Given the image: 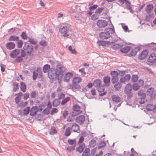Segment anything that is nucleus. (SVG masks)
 Here are the masks:
<instances>
[{"label":"nucleus","mask_w":156,"mask_h":156,"mask_svg":"<svg viewBox=\"0 0 156 156\" xmlns=\"http://www.w3.org/2000/svg\"><path fill=\"white\" fill-rule=\"evenodd\" d=\"M50 109L48 108H46L45 109L43 112L44 114L48 115L50 113Z\"/></svg>","instance_id":"nucleus-64"},{"label":"nucleus","mask_w":156,"mask_h":156,"mask_svg":"<svg viewBox=\"0 0 156 156\" xmlns=\"http://www.w3.org/2000/svg\"><path fill=\"white\" fill-rule=\"evenodd\" d=\"M37 93L35 91H33L30 93V97L31 98H35L36 97Z\"/></svg>","instance_id":"nucleus-55"},{"label":"nucleus","mask_w":156,"mask_h":156,"mask_svg":"<svg viewBox=\"0 0 156 156\" xmlns=\"http://www.w3.org/2000/svg\"><path fill=\"white\" fill-rule=\"evenodd\" d=\"M106 145V143L104 141H101L100 142L98 146V148L101 149L105 146Z\"/></svg>","instance_id":"nucleus-56"},{"label":"nucleus","mask_w":156,"mask_h":156,"mask_svg":"<svg viewBox=\"0 0 156 156\" xmlns=\"http://www.w3.org/2000/svg\"><path fill=\"white\" fill-rule=\"evenodd\" d=\"M154 91V89L153 87H151L148 89L147 90V94L148 95H150L151 97Z\"/></svg>","instance_id":"nucleus-41"},{"label":"nucleus","mask_w":156,"mask_h":156,"mask_svg":"<svg viewBox=\"0 0 156 156\" xmlns=\"http://www.w3.org/2000/svg\"><path fill=\"white\" fill-rule=\"evenodd\" d=\"M42 69L40 67H38L36 70H35L33 72L32 78L34 80H35L38 77L40 78L42 76Z\"/></svg>","instance_id":"nucleus-4"},{"label":"nucleus","mask_w":156,"mask_h":156,"mask_svg":"<svg viewBox=\"0 0 156 156\" xmlns=\"http://www.w3.org/2000/svg\"><path fill=\"white\" fill-rule=\"evenodd\" d=\"M111 42L109 41H99L98 42V44L99 46L102 45L106 46L108 45Z\"/></svg>","instance_id":"nucleus-22"},{"label":"nucleus","mask_w":156,"mask_h":156,"mask_svg":"<svg viewBox=\"0 0 156 156\" xmlns=\"http://www.w3.org/2000/svg\"><path fill=\"white\" fill-rule=\"evenodd\" d=\"M50 69V66L48 64L44 65L43 68V72L44 73L48 72Z\"/></svg>","instance_id":"nucleus-34"},{"label":"nucleus","mask_w":156,"mask_h":156,"mask_svg":"<svg viewBox=\"0 0 156 156\" xmlns=\"http://www.w3.org/2000/svg\"><path fill=\"white\" fill-rule=\"evenodd\" d=\"M19 39L18 37L16 35H11L8 39L9 41H17Z\"/></svg>","instance_id":"nucleus-27"},{"label":"nucleus","mask_w":156,"mask_h":156,"mask_svg":"<svg viewBox=\"0 0 156 156\" xmlns=\"http://www.w3.org/2000/svg\"><path fill=\"white\" fill-rule=\"evenodd\" d=\"M110 33L112 34L115 33L114 28H108L105 29V32H101L99 33L100 37L103 40L108 39L111 36Z\"/></svg>","instance_id":"nucleus-2"},{"label":"nucleus","mask_w":156,"mask_h":156,"mask_svg":"<svg viewBox=\"0 0 156 156\" xmlns=\"http://www.w3.org/2000/svg\"><path fill=\"white\" fill-rule=\"evenodd\" d=\"M96 144V141L94 139H92L89 142V146L90 147H93L95 146Z\"/></svg>","instance_id":"nucleus-37"},{"label":"nucleus","mask_w":156,"mask_h":156,"mask_svg":"<svg viewBox=\"0 0 156 156\" xmlns=\"http://www.w3.org/2000/svg\"><path fill=\"white\" fill-rule=\"evenodd\" d=\"M81 81V78L80 77H75L73 78L72 82L79 83Z\"/></svg>","instance_id":"nucleus-39"},{"label":"nucleus","mask_w":156,"mask_h":156,"mask_svg":"<svg viewBox=\"0 0 156 156\" xmlns=\"http://www.w3.org/2000/svg\"><path fill=\"white\" fill-rule=\"evenodd\" d=\"M68 49L69 51L72 54H76L77 52L75 50V49H72V47L70 46L68 48Z\"/></svg>","instance_id":"nucleus-59"},{"label":"nucleus","mask_w":156,"mask_h":156,"mask_svg":"<svg viewBox=\"0 0 156 156\" xmlns=\"http://www.w3.org/2000/svg\"><path fill=\"white\" fill-rule=\"evenodd\" d=\"M39 111V109L37 106H33L31 108L30 115L32 116H34Z\"/></svg>","instance_id":"nucleus-16"},{"label":"nucleus","mask_w":156,"mask_h":156,"mask_svg":"<svg viewBox=\"0 0 156 156\" xmlns=\"http://www.w3.org/2000/svg\"><path fill=\"white\" fill-rule=\"evenodd\" d=\"M16 44H17V47L20 48L22 47L23 43L22 40L19 39L18 40L16 41Z\"/></svg>","instance_id":"nucleus-40"},{"label":"nucleus","mask_w":156,"mask_h":156,"mask_svg":"<svg viewBox=\"0 0 156 156\" xmlns=\"http://www.w3.org/2000/svg\"><path fill=\"white\" fill-rule=\"evenodd\" d=\"M90 151L89 148H86L83 153V156H88L90 154Z\"/></svg>","instance_id":"nucleus-46"},{"label":"nucleus","mask_w":156,"mask_h":156,"mask_svg":"<svg viewBox=\"0 0 156 156\" xmlns=\"http://www.w3.org/2000/svg\"><path fill=\"white\" fill-rule=\"evenodd\" d=\"M70 100V98L69 97H66L62 101L61 104L62 105H64L66 104L67 102L69 101Z\"/></svg>","instance_id":"nucleus-44"},{"label":"nucleus","mask_w":156,"mask_h":156,"mask_svg":"<svg viewBox=\"0 0 156 156\" xmlns=\"http://www.w3.org/2000/svg\"><path fill=\"white\" fill-rule=\"evenodd\" d=\"M40 45L42 46H45L47 45V43L45 40L41 39L39 42Z\"/></svg>","instance_id":"nucleus-52"},{"label":"nucleus","mask_w":156,"mask_h":156,"mask_svg":"<svg viewBox=\"0 0 156 156\" xmlns=\"http://www.w3.org/2000/svg\"><path fill=\"white\" fill-rule=\"evenodd\" d=\"M57 133V131L54 126H51L49 132V134L52 135H54V134H56Z\"/></svg>","instance_id":"nucleus-33"},{"label":"nucleus","mask_w":156,"mask_h":156,"mask_svg":"<svg viewBox=\"0 0 156 156\" xmlns=\"http://www.w3.org/2000/svg\"><path fill=\"white\" fill-rule=\"evenodd\" d=\"M20 51V50L18 49L14 50L11 51L9 55L12 58H15L19 55Z\"/></svg>","instance_id":"nucleus-10"},{"label":"nucleus","mask_w":156,"mask_h":156,"mask_svg":"<svg viewBox=\"0 0 156 156\" xmlns=\"http://www.w3.org/2000/svg\"><path fill=\"white\" fill-rule=\"evenodd\" d=\"M21 53V56L23 57H25L27 55V52L25 50L24 48H23L22 49L21 51V52L20 51Z\"/></svg>","instance_id":"nucleus-54"},{"label":"nucleus","mask_w":156,"mask_h":156,"mask_svg":"<svg viewBox=\"0 0 156 156\" xmlns=\"http://www.w3.org/2000/svg\"><path fill=\"white\" fill-rule=\"evenodd\" d=\"M71 128L68 127L67 128L65 131L64 133V135L66 136H69L71 133Z\"/></svg>","instance_id":"nucleus-35"},{"label":"nucleus","mask_w":156,"mask_h":156,"mask_svg":"<svg viewBox=\"0 0 156 156\" xmlns=\"http://www.w3.org/2000/svg\"><path fill=\"white\" fill-rule=\"evenodd\" d=\"M110 74L112 77L111 81L112 83L115 84L119 80L118 72L117 71H112L111 72Z\"/></svg>","instance_id":"nucleus-6"},{"label":"nucleus","mask_w":156,"mask_h":156,"mask_svg":"<svg viewBox=\"0 0 156 156\" xmlns=\"http://www.w3.org/2000/svg\"><path fill=\"white\" fill-rule=\"evenodd\" d=\"M68 144L72 146H76V140L75 139L73 140L69 139L67 140Z\"/></svg>","instance_id":"nucleus-30"},{"label":"nucleus","mask_w":156,"mask_h":156,"mask_svg":"<svg viewBox=\"0 0 156 156\" xmlns=\"http://www.w3.org/2000/svg\"><path fill=\"white\" fill-rule=\"evenodd\" d=\"M138 94L139 96L140 97H146V94L144 93V91L143 90H140L139 91L138 93Z\"/></svg>","instance_id":"nucleus-50"},{"label":"nucleus","mask_w":156,"mask_h":156,"mask_svg":"<svg viewBox=\"0 0 156 156\" xmlns=\"http://www.w3.org/2000/svg\"><path fill=\"white\" fill-rule=\"evenodd\" d=\"M16 45L13 42H10L7 43L5 45L6 49L9 50H11L14 49Z\"/></svg>","instance_id":"nucleus-13"},{"label":"nucleus","mask_w":156,"mask_h":156,"mask_svg":"<svg viewBox=\"0 0 156 156\" xmlns=\"http://www.w3.org/2000/svg\"><path fill=\"white\" fill-rule=\"evenodd\" d=\"M30 110V107H27L25 109H24L23 111V115H27L29 113Z\"/></svg>","instance_id":"nucleus-48"},{"label":"nucleus","mask_w":156,"mask_h":156,"mask_svg":"<svg viewBox=\"0 0 156 156\" xmlns=\"http://www.w3.org/2000/svg\"><path fill=\"white\" fill-rule=\"evenodd\" d=\"M148 51L147 50H144L139 55L138 58L139 60H142L144 59L148 55Z\"/></svg>","instance_id":"nucleus-11"},{"label":"nucleus","mask_w":156,"mask_h":156,"mask_svg":"<svg viewBox=\"0 0 156 156\" xmlns=\"http://www.w3.org/2000/svg\"><path fill=\"white\" fill-rule=\"evenodd\" d=\"M101 83V81L99 79H96L94 80L93 82V85L96 87H98L100 86Z\"/></svg>","instance_id":"nucleus-29"},{"label":"nucleus","mask_w":156,"mask_h":156,"mask_svg":"<svg viewBox=\"0 0 156 156\" xmlns=\"http://www.w3.org/2000/svg\"><path fill=\"white\" fill-rule=\"evenodd\" d=\"M116 84L114 85V87L115 88V89L116 90H119L121 88L122 85L121 83L119 82H117L115 83Z\"/></svg>","instance_id":"nucleus-32"},{"label":"nucleus","mask_w":156,"mask_h":156,"mask_svg":"<svg viewBox=\"0 0 156 156\" xmlns=\"http://www.w3.org/2000/svg\"><path fill=\"white\" fill-rule=\"evenodd\" d=\"M85 146V144L84 143L80 144L78 147H76V151L80 153H81L83 152Z\"/></svg>","instance_id":"nucleus-21"},{"label":"nucleus","mask_w":156,"mask_h":156,"mask_svg":"<svg viewBox=\"0 0 156 156\" xmlns=\"http://www.w3.org/2000/svg\"><path fill=\"white\" fill-rule=\"evenodd\" d=\"M73 112H77L76 114H80L82 112V111L80 110V106L77 104L73 107Z\"/></svg>","instance_id":"nucleus-20"},{"label":"nucleus","mask_w":156,"mask_h":156,"mask_svg":"<svg viewBox=\"0 0 156 156\" xmlns=\"http://www.w3.org/2000/svg\"><path fill=\"white\" fill-rule=\"evenodd\" d=\"M69 30V28L67 27H64L59 30L61 34H63V36L64 37H67L69 36V34H67V33L68 32Z\"/></svg>","instance_id":"nucleus-9"},{"label":"nucleus","mask_w":156,"mask_h":156,"mask_svg":"<svg viewBox=\"0 0 156 156\" xmlns=\"http://www.w3.org/2000/svg\"><path fill=\"white\" fill-rule=\"evenodd\" d=\"M73 77V74L70 72L67 73L65 75L63 79L65 82H68L69 81L70 79Z\"/></svg>","instance_id":"nucleus-15"},{"label":"nucleus","mask_w":156,"mask_h":156,"mask_svg":"<svg viewBox=\"0 0 156 156\" xmlns=\"http://www.w3.org/2000/svg\"><path fill=\"white\" fill-rule=\"evenodd\" d=\"M76 146H69L67 148V150L69 151H73L74 149Z\"/></svg>","instance_id":"nucleus-60"},{"label":"nucleus","mask_w":156,"mask_h":156,"mask_svg":"<svg viewBox=\"0 0 156 156\" xmlns=\"http://www.w3.org/2000/svg\"><path fill=\"white\" fill-rule=\"evenodd\" d=\"M103 81L106 86H109L110 84V77L109 76H107L103 78Z\"/></svg>","instance_id":"nucleus-19"},{"label":"nucleus","mask_w":156,"mask_h":156,"mask_svg":"<svg viewBox=\"0 0 156 156\" xmlns=\"http://www.w3.org/2000/svg\"><path fill=\"white\" fill-rule=\"evenodd\" d=\"M28 102L27 101H26L25 102H21L19 104V106L20 107H24L26 106Z\"/></svg>","instance_id":"nucleus-57"},{"label":"nucleus","mask_w":156,"mask_h":156,"mask_svg":"<svg viewBox=\"0 0 156 156\" xmlns=\"http://www.w3.org/2000/svg\"><path fill=\"white\" fill-rule=\"evenodd\" d=\"M23 48L26 50L27 54L30 56L33 55L34 51L33 47L31 45H29L27 43H25Z\"/></svg>","instance_id":"nucleus-5"},{"label":"nucleus","mask_w":156,"mask_h":156,"mask_svg":"<svg viewBox=\"0 0 156 156\" xmlns=\"http://www.w3.org/2000/svg\"><path fill=\"white\" fill-rule=\"evenodd\" d=\"M154 6L152 4H149L147 6L145 9L146 12L148 13H149L151 12L153 9Z\"/></svg>","instance_id":"nucleus-23"},{"label":"nucleus","mask_w":156,"mask_h":156,"mask_svg":"<svg viewBox=\"0 0 156 156\" xmlns=\"http://www.w3.org/2000/svg\"><path fill=\"white\" fill-rule=\"evenodd\" d=\"M108 24V22L105 20H99L97 22V25L99 28H104Z\"/></svg>","instance_id":"nucleus-8"},{"label":"nucleus","mask_w":156,"mask_h":156,"mask_svg":"<svg viewBox=\"0 0 156 156\" xmlns=\"http://www.w3.org/2000/svg\"><path fill=\"white\" fill-rule=\"evenodd\" d=\"M13 91L16 92L19 88V84L18 83L16 82L13 83Z\"/></svg>","instance_id":"nucleus-51"},{"label":"nucleus","mask_w":156,"mask_h":156,"mask_svg":"<svg viewBox=\"0 0 156 156\" xmlns=\"http://www.w3.org/2000/svg\"><path fill=\"white\" fill-rule=\"evenodd\" d=\"M131 78V76L129 74L126 75L123 77H122L120 79L121 83H124L126 81H129Z\"/></svg>","instance_id":"nucleus-17"},{"label":"nucleus","mask_w":156,"mask_h":156,"mask_svg":"<svg viewBox=\"0 0 156 156\" xmlns=\"http://www.w3.org/2000/svg\"><path fill=\"white\" fill-rule=\"evenodd\" d=\"M98 91L100 92L99 96L101 97L104 96L106 95L107 92L106 91H105V88L104 85H102L98 86L97 87Z\"/></svg>","instance_id":"nucleus-7"},{"label":"nucleus","mask_w":156,"mask_h":156,"mask_svg":"<svg viewBox=\"0 0 156 156\" xmlns=\"http://www.w3.org/2000/svg\"><path fill=\"white\" fill-rule=\"evenodd\" d=\"M156 59V54L153 53L151 54L147 59L148 62L153 63L155 62Z\"/></svg>","instance_id":"nucleus-18"},{"label":"nucleus","mask_w":156,"mask_h":156,"mask_svg":"<svg viewBox=\"0 0 156 156\" xmlns=\"http://www.w3.org/2000/svg\"><path fill=\"white\" fill-rule=\"evenodd\" d=\"M60 101L59 99H55L52 102V104L53 106L57 107L60 104Z\"/></svg>","instance_id":"nucleus-36"},{"label":"nucleus","mask_w":156,"mask_h":156,"mask_svg":"<svg viewBox=\"0 0 156 156\" xmlns=\"http://www.w3.org/2000/svg\"><path fill=\"white\" fill-rule=\"evenodd\" d=\"M144 81L142 80H139L137 82V90L139 89L138 87H142L144 85Z\"/></svg>","instance_id":"nucleus-45"},{"label":"nucleus","mask_w":156,"mask_h":156,"mask_svg":"<svg viewBox=\"0 0 156 156\" xmlns=\"http://www.w3.org/2000/svg\"><path fill=\"white\" fill-rule=\"evenodd\" d=\"M146 109L148 111H153L155 110L156 105L151 104H149L146 106Z\"/></svg>","instance_id":"nucleus-26"},{"label":"nucleus","mask_w":156,"mask_h":156,"mask_svg":"<svg viewBox=\"0 0 156 156\" xmlns=\"http://www.w3.org/2000/svg\"><path fill=\"white\" fill-rule=\"evenodd\" d=\"M84 68H82L79 69V72L81 73V75L83 76H85L86 74V72L84 71Z\"/></svg>","instance_id":"nucleus-62"},{"label":"nucleus","mask_w":156,"mask_h":156,"mask_svg":"<svg viewBox=\"0 0 156 156\" xmlns=\"http://www.w3.org/2000/svg\"><path fill=\"white\" fill-rule=\"evenodd\" d=\"M85 120V116L83 115H81L76 117V121L80 125L83 124Z\"/></svg>","instance_id":"nucleus-14"},{"label":"nucleus","mask_w":156,"mask_h":156,"mask_svg":"<svg viewBox=\"0 0 156 156\" xmlns=\"http://www.w3.org/2000/svg\"><path fill=\"white\" fill-rule=\"evenodd\" d=\"M132 87L131 84H127L125 86L124 89V93L127 95V99H130L133 96V94L131 93Z\"/></svg>","instance_id":"nucleus-3"},{"label":"nucleus","mask_w":156,"mask_h":156,"mask_svg":"<svg viewBox=\"0 0 156 156\" xmlns=\"http://www.w3.org/2000/svg\"><path fill=\"white\" fill-rule=\"evenodd\" d=\"M121 47V45L119 44H115L113 46V48L115 49H117Z\"/></svg>","instance_id":"nucleus-61"},{"label":"nucleus","mask_w":156,"mask_h":156,"mask_svg":"<svg viewBox=\"0 0 156 156\" xmlns=\"http://www.w3.org/2000/svg\"><path fill=\"white\" fill-rule=\"evenodd\" d=\"M47 105V103L46 102L42 103L39 106L38 109L39 111L41 112V111Z\"/></svg>","instance_id":"nucleus-42"},{"label":"nucleus","mask_w":156,"mask_h":156,"mask_svg":"<svg viewBox=\"0 0 156 156\" xmlns=\"http://www.w3.org/2000/svg\"><path fill=\"white\" fill-rule=\"evenodd\" d=\"M124 3H125L126 5L125 7L126 9L128 10H130L131 12L132 11V7L130 6V3L129 1L126 0Z\"/></svg>","instance_id":"nucleus-31"},{"label":"nucleus","mask_w":156,"mask_h":156,"mask_svg":"<svg viewBox=\"0 0 156 156\" xmlns=\"http://www.w3.org/2000/svg\"><path fill=\"white\" fill-rule=\"evenodd\" d=\"M111 97L112 101H114L119 102L121 101V98L117 95H113Z\"/></svg>","instance_id":"nucleus-25"},{"label":"nucleus","mask_w":156,"mask_h":156,"mask_svg":"<svg viewBox=\"0 0 156 156\" xmlns=\"http://www.w3.org/2000/svg\"><path fill=\"white\" fill-rule=\"evenodd\" d=\"M130 50V47L129 46L125 47L121 49V51L124 53H126Z\"/></svg>","instance_id":"nucleus-38"},{"label":"nucleus","mask_w":156,"mask_h":156,"mask_svg":"<svg viewBox=\"0 0 156 156\" xmlns=\"http://www.w3.org/2000/svg\"><path fill=\"white\" fill-rule=\"evenodd\" d=\"M71 129L74 132L80 133V132L79 126L76 123H73L72 124Z\"/></svg>","instance_id":"nucleus-12"},{"label":"nucleus","mask_w":156,"mask_h":156,"mask_svg":"<svg viewBox=\"0 0 156 156\" xmlns=\"http://www.w3.org/2000/svg\"><path fill=\"white\" fill-rule=\"evenodd\" d=\"M28 41L30 42L31 44H33L35 45L37 42V40L34 38H31L29 37Z\"/></svg>","instance_id":"nucleus-47"},{"label":"nucleus","mask_w":156,"mask_h":156,"mask_svg":"<svg viewBox=\"0 0 156 156\" xmlns=\"http://www.w3.org/2000/svg\"><path fill=\"white\" fill-rule=\"evenodd\" d=\"M17 94V96L15 98V100L16 103V104H18L19 103L21 100V97L22 94L21 92H20Z\"/></svg>","instance_id":"nucleus-28"},{"label":"nucleus","mask_w":156,"mask_h":156,"mask_svg":"<svg viewBox=\"0 0 156 156\" xmlns=\"http://www.w3.org/2000/svg\"><path fill=\"white\" fill-rule=\"evenodd\" d=\"M63 73L62 67L60 65H57L56 67L55 73L56 78L58 79L59 83L61 82L62 80V76L63 75ZM48 75L49 78L53 79L54 78L55 74H52V75H51L50 73H49Z\"/></svg>","instance_id":"nucleus-1"},{"label":"nucleus","mask_w":156,"mask_h":156,"mask_svg":"<svg viewBox=\"0 0 156 156\" xmlns=\"http://www.w3.org/2000/svg\"><path fill=\"white\" fill-rule=\"evenodd\" d=\"M104 9V8L103 7H101L98 8L96 10L95 12V13L97 14H100L103 10Z\"/></svg>","instance_id":"nucleus-53"},{"label":"nucleus","mask_w":156,"mask_h":156,"mask_svg":"<svg viewBox=\"0 0 156 156\" xmlns=\"http://www.w3.org/2000/svg\"><path fill=\"white\" fill-rule=\"evenodd\" d=\"M136 48H135L134 49L132 50L130 52V54L132 56H134L136 55Z\"/></svg>","instance_id":"nucleus-63"},{"label":"nucleus","mask_w":156,"mask_h":156,"mask_svg":"<svg viewBox=\"0 0 156 156\" xmlns=\"http://www.w3.org/2000/svg\"><path fill=\"white\" fill-rule=\"evenodd\" d=\"M20 89L23 92H25L26 89V87L25 83L23 82H21Z\"/></svg>","instance_id":"nucleus-43"},{"label":"nucleus","mask_w":156,"mask_h":156,"mask_svg":"<svg viewBox=\"0 0 156 156\" xmlns=\"http://www.w3.org/2000/svg\"><path fill=\"white\" fill-rule=\"evenodd\" d=\"M78 83H75L72 82L71 85H70V87L72 89H80L81 87L80 85L78 84Z\"/></svg>","instance_id":"nucleus-24"},{"label":"nucleus","mask_w":156,"mask_h":156,"mask_svg":"<svg viewBox=\"0 0 156 156\" xmlns=\"http://www.w3.org/2000/svg\"><path fill=\"white\" fill-rule=\"evenodd\" d=\"M23 57L20 55L17 56L15 59L14 62H20L23 59Z\"/></svg>","instance_id":"nucleus-49"},{"label":"nucleus","mask_w":156,"mask_h":156,"mask_svg":"<svg viewBox=\"0 0 156 156\" xmlns=\"http://www.w3.org/2000/svg\"><path fill=\"white\" fill-rule=\"evenodd\" d=\"M20 36L24 40H26L27 39V35L24 32H22Z\"/></svg>","instance_id":"nucleus-58"}]
</instances>
